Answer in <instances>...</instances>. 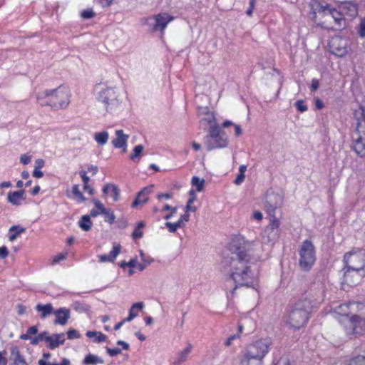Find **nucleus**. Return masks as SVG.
Returning a JSON list of instances; mask_svg holds the SVG:
<instances>
[{
  "label": "nucleus",
  "mask_w": 365,
  "mask_h": 365,
  "mask_svg": "<svg viewBox=\"0 0 365 365\" xmlns=\"http://www.w3.org/2000/svg\"><path fill=\"white\" fill-rule=\"evenodd\" d=\"M242 238L233 240L230 245L231 255L225 259V264L228 267L227 270L230 273V278L227 282L235 283V287L231 290L233 296L235 291L239 286L254 287L257 278L250 265V256L247 253L245 246L242 245Z\"/></svg>",
  "instance_id": "obj_1"
},
{
  "label": "nucleus",
  "mask_w": 365,
  "mask_h": 365,
  "mask_svg": "<svg viewBox=\"0 0 365 365\" xmlns=\"http://www.w3.org/2000/svg\"><path fill=\"white\" fill-rule=\"evenodd\" d=\"M71 93L69 89L61 86L54 90H47L38 93L36 100L41 106H51L55 110L66 108L70 103Z\"/></svg>",
  "instance_id": "obj_2"
},
{
  "label": "nucleus",
  "mask_w": 365,
  "mask_h": 365,
  "mask_svg": "<svg viewBox=\"0 0 365 365\" xmlns=\"http://www.w3.org/2000/svg\"><path fill=\"white\" fill-rule=\"evenodd\" d=\"M317 299L304 298L295 303L289 314L288 323L294 329L303 327L309 319L310 313L319 304Z\"/></svg>",
  "instance_id": "obj_3"
},
{
  "label": "nucleus",
  "mask_w": 365,
  "mask_h": 365,
  "mask_svg": "<svg viewBox=\"0 0 365 365\" xmlns=\"http://www.w3.org/2000/svg\"><path fill=\"white\" fill-rule=\"evenodd\" d=\"M272 344L271 338H264L248 345L242 356V365H250V359L257 361V365L262 364L263 359L269 352Z\"/></svg>",
  "instance_id": "obj_4"
},
{
  "label": "nucleus",
  "mask_w": 365,
  "mask_h": 365,
  "mask_svg": "<svg viewBox=\"0 0 365 365\" xmlns=\"http://www.w3.org/2000/svg\"><path fill=\"white\" fill-rule=\"evenodd\" d=\"M98 90L97 101L101 109L106 113H114L120 106L118 94L114 87L104 86L103 83L96 86Z\"/></svg>",
  "instance_id": "obj_5"
},
{
  "label": "nucleus",
  "mask_w": 365,
  "mask_h": 365,
  "mask_svg": "<svg viewBox=\"0 0 365 365\" xmlns=\"http://www.w3.org/2000/svg\"><path fill=\"white\" fill-rule=\"evenodd\" d=\"M227 137L217 125L210 128L209 134L205 138V144L207 150L225 148L227 145Z\"/></svg>",
  "instance_id": "obj_6"
},
{
  "label": "nucleus",
  "mask_w": 365,
  "mask_h": 365,
  "mask_svg": "<svg viewBox=\"0 0 365 365\" xmlns=\"http://www.w3.org/2000/svg\"><path fill=\"white\" fill-rule=\"evenodd\" d=\"M299 265L304 271L309 270L316 261V255L314 245L311 241L305 240L299 250Z\"/></svg>",
  "instance_id": "obj_7"
},
{
  "label": "nucleus",
  "mask_w": 365,
  "mask_h": 365,
  "mask_svg": "<svg viewBox=\"0 0 365 365\" xmlns=\"http://www.w3.org/2000/svg\"><path fill=\"white\" fill-rule=\"evenodd\" d=\"M345 329L348 334H361L365 331V313L353 314L346 317Z\"/></svg>",
  "instance_id": "obj_8"
},
{
  "label": "nucleus",
  "mask_w": 365,
  "mask_h": 365,
  "mask_svg": "<svg viewBox=\"0 0 365 365\" xmlns=\"http://www.w3.org/2000/svg\"><path fill=\"white\" fill-rule=\"evenodd\" d=\"M324 13L330 25L327 29L340 31L345 27V19L343 14L334 8L327 6L324 9Z\"/></svg>",
  "instance_id": "obj_9"
},
{
  "label": "nucleus",
  "mask_w": 365,
  "mask_h": 365,
  "mask_svg": "<svg viewBox=\"0 0 365 365\" xmlns=\"http://www.w3.org/2000/svg\"><path fill=\"white\" fill-rule=\"evenodd\" d=\"M344 262L346 267L364 269L365 250H359L345 254Z\"/></svg>",
  "instance_id": "obj_10"
},
{
  "label": "nucleus",
  "mask_w": 365,
  "mask_h": 365,
  "mask_svg": "<svg viewBox=\"0 0 365 365\" xmlns=\"http://www.w3.org/2000/svg\"><path fill=\"white\" fill-rule=\"evenodd\" d=\"M365 276L364 269H352L345 267L343 269L342 284L349 286L358 284Z\"/></svg>",
  "instance_id": "obj_11"
},
{
  "label": "nucleus",
  "mask_w": 365,
  "mask_h": 365,
  "mask_svg": "<svg viewBox=\"0 0 365 365\" xmlns=\"http://www.w3.org/2000/svg\"><path fill=\"white\" fill-rule=\"evenodd\" d=\"M280 222L277 217L270 219V224L268 225L262 235V239L264 242H276L280 235Z\"/></svg>",
  "instance_id": "obj_12"
},
{
  "label": "nucleus",
  "mask_w": 365,
  "mask_h": 365,
  "mask_svg": "<svg viewBox=\"0 0 365 365\" xmlns=\"http://www.w3.org/2000/svg\"><path fill=\"white\" fill-rule=\"evenodd\" d=\"M347 40L340 36L333 37L329 42L331 52L337 56H344L347 52Z\"/></svg>",
  "instance_id": "obj_13"
},
{
  "label": "nucleus",
  "mask_w": 365,
  "mask_h": 365,
  "mask_svg": "<svg viewBox=\"0 0 365 365\" xmlns=\"http://www.w3.org/2000/svg\"><path fill=\"white\" fill-rule=\"evenodd\" d=\"M359 307L361 310L365 309L364 305L359 304L356 302L343 304L335 308V312L343 317V318L341 319V322H342L345 325L346 324V322L344 321L345 318L350 317L349 314H351L352 312L356 309H359Z\"/></svg>",
  "instance_id": "obj_14"
},
{
  "label": "nucleus",
  "mask_w": 365,
  "mask_h": 365,
  "mask_svg": "<svg viewBox=\"0 0 365 365\" xmlns=\"http://www.w3.org/2000/svg\"><path fill=\"white\" fill-rule=\"evenodd\" d=\"M352 149L359 158H365V135L356 134L353 140Z\"/></svg>",
  "instance_id": "obj_15"
},
{
  "label": "nucleus",
  "mask_w": 365,
  "mask_h": 365,
  "mask_svg": "<svg viewBox=\"0 0 365 365\" xmlns=\"http://www.w3.org/2000/svg\"><path fill=\"white\" fill-rule=\"evenodd\" d=\"M354 118L356 120V134L365 135V108L360 107L354 112Z\"/></svg>",
  "instance_id": "obj_16"
},
{
  "label": "nucleus",
  "mask_w": 365,
  "mask_h": 365,
  "mask_svg": "<svg viewBox=\"0 0 365 365\" xmlns=\"http://www.w3.org/2000/svg\"><path fill=\"white\" fill-rule=\"evenodd\" d=\"M173 19V17L166 13L155 15L153 29L155 31L159 30L162 32L165 29L167 24Z\"/></svg>",
  "instance_id": "obj_17"
},
{
  "label": "nucleus",
  "mask_w": 365,
  "mask_h": 365,
  "mask_svg": "<svg viewBox=\"0 0 365 365\" xmlns=\"http://www.w3.org/2000/svg\"><path fill=\"white\" fill-rule=\"evenodd\" d=\"M192 346L190 343L187 344V346L183 350L179 351L176 356L174 358L173 364L180 365L188 360L189 355L192 352Z\"/></svg>",
  "instance_id": "obj_18"
},
{
  "label": "nucleus",
  "mask_w": 365,
  "mask_h": 365,
  "mask_svg": "<svg viewBox=\"0 0 365 365\" xmlns=\"http://www.w3.org/2000/svg\"><path fill=\"white\" fill-rule=\"evenodd\" d=\"M56 316L55 324L65 325L70 318V310L66 308H60L53 312Z\"/></svg>",
  "instance_id": "obj_19"
},
{
  "label": "nucleus",
  "mask_w": 365,
  "mask_h": 365,
  "mask_svg": "<svg viewBox=\"0 0 365 365\" xmlns=\"http://www.w3.org/2000/svg\"><path fill=\"white\" fill-rule=\"evenodd\" d=\"M10 360L11 363L9 365H28L16 346H14L11 348Z\"/></svg>",
  "instance_id": "obj_20"
},
{
  "label": "nucleus",
  "mask_w": 365,
  "mask_h": 365,
  "mask_svg": "<svg viewBox=\"0 0 365 365\" xmlns=\"http://www.w3.org/2000/svg\"><path fill=\"white\" fill-rule=\"evenodd\" d=\"M65 342V334L63 333L55 334L50 337L46 338L48 347L51 349L57 348L59 345L63 344Z\"/></svg>",
  "instance_id": "obj_21"
},
{
  "label": "nucleus",
  "mask_w": 365,
  "mask_h": 365,
  "mask_svg": "<svg viewBox=\"0 0 365 365\" xmlns=\"http://www.w3.org/2000/svg\"><path fill=\"white\" fill-rule=\"evenodd\" d=\"M277 197V195H269L267 197L264 203V208L270 216L271 219L276 217L275 211L278 208L279 205L277 202L274 203V200Z\"/></svg>",
  "instance_id": "obj_22"
},
{
  "label": "nucleus",
  "mask_w": 365,
  "mask_h": 365,
  "mask_svg": "<svg viewBox=\"0 0 365 365\" xmlns=\"http://www.w3.org/2000/svg\"><path fill=\"white\" fill-rule=\"evenodd\" d=\"M24 194V190L9 192L7 197L8 202L13 205L19 206L21 204V201L25 199Z\"/></svg>",
  "instance_id": "obj_23"
},
{
  "label": "nucleus",
  "mask_w": 365,
  "mask_h": 365,
  "mask_svg": "<svg viewBox=\"0 0 365 365\" xmlns=\"http://www.w3.org/2000/svg\"><path fill=\"white\" fill-rule=\"evenodd\" d=\"M116 138L112 140V144L115 148H120L126 146L128 135L124 134L123 130L115 131Z\"/></svg>",
  "instance_id": "obj_24"
},
{
  "label": "nucleus",
  "mask_w": 365,
  "mask_h": 365,
  "mask_svg": "<svg viewBox=\"0 0 365 365\" xmlns=\"http://www.w3.org/2000/svg\"><path fill=\"white\" fill-rule=\"evenodd\" d=\"M121 246L120 244L115 243L113 245V250L110 252V255H102L99 257L101 262H113L117 256L119 255Z\"/></svg>",
  "instance_id": "obj_25"
},
{
  "label": "nucleus",
  "mask_w": 365,
  "mask_h": 365,
  "mask_svg": "<svg viewBox=\"0 0 365 365\" xmlns=\"http://www.w3.org/2000/svg\"><path fill=\"white\" fill-rule=\"evenodd\" d=\"M36 309L37 312H41V318H45L54 312L51 304H46L44 305L38 304L36 305Z\"/></svg>",
  "instance_id": "obj_26"
},
{
  "label": "nucleus",
  "mask_w": 365,
  "mask_h": 365,
  "mask_svg": "<svg viewBox=\"0 0 365 365\" xmlns=\"http://www.w3.org/2000/svg\"><path fill=\"white\" fill-rule=\"evenodd\" d=\"M103 192L105 194L111 192L113 200L114 201L118 200L120 190L116 185H115L113 184H107V185H104V187L103 188Z\"/></svg>",
  "instance_id": "obj_27"
},
{
  "label": "nucleus",
  "mask_w": 365,
  "mask_h": 365,
  "mask_svg": "<svg viewBox=\"0 0 365 365\" xmlns=\"http://www.w3.org/2000/svg\"><path fill=\"white\" fill-rule=\"evenodd\" d=\"M143 307H144V304L143 302H137V303L133 304L129 311L128 317L127 318L124 319V321H127V322L132 321L138 315L136 309L141 310Z\"/></svg>",
  "instance_id": "obj_28"
},
{
  "label": "nucleus",
  "mask_w": 365,
  "mask_h": 365,
  "mask_svg": "<svg viewBox=\"0 0 365 365\" xmlns=\"http://www.w3.org/2000/svg\"><path fill=\"white\" fill-rule=\"evenodd\" d=\"M103 362L101 358L93 354L87 355L83 361L85 365H96L97 364H103Z\"/></svg>",
  "instance_id": "obj_29"
},
{
  "label": "nucleus",
  "mask_w": 365,
  "mask_h": 365,
  "mask_svg": "<svg viewBox=\"0 0 365 365\" xmlns=\"http://www.w3.org/2000/svg\"><path fill=\"white\" fill-rule=\"evenodd\" d=\"M86 336L88 338H94L93 341L98 343L105 341L107 338L105 334L96 331H88L86 332Z\"/></svg>",
  "instance_id": "obj_30"
},
{
  "label": "nucleus",
  "mask_w": 365,
  "mask_h": 365,
  "mask_svg": "<svg viewBox=\"0 0 365 365\" xmlns=\"http://www.w3.org/2000/svg\"><path fill=\"white\" fill-rule=\"evenodd\" d=\"M25 231H26V229L19 225L11 226L9 228V232H14V233L10 235L9 240L10 241L15 240L19 235H21V233H24Z\"/></svg>",
  "instance_id": "obj_31"
},
{
  "label": "nucleus",
  "mask_w": 365,
  "mask_h": 365,
  "mask_svg": "<svg viewBox=\"0 0 365 365\" xmlns=\"http://www.w3.org/2000/svg\"><path fill=\"white\" fill-rule=\"evenodd\" d=\"M79 175L83 182V190L87 191L91 195H93L94 194V189L91 187H87V183L89 182L90 178L86 175V171L83 170L79 171Z\"/></svg>",
  "instance_id": "obj_32"
},
{
  "label": "nucleus",
  "mask_w": 365,
  "mask_h": 365,
  "mask_svg": "<svg viewBox=\"0 0 365 365\" xmlns=\"http://www.w3.org/2000/svg\"><path fill=\"white\" fill-rule=\"evenodd\" d=\"M80 227L84 231H89L92 226V222L89 215H83L78 222Z\"/></svg>",
  "instance_id": "obj_33"
},
{
  "label": "nucleus",
  "mask_w": 365,
  "mask_h": 365,
  "mask_svg": "<svg viewBox=\"0 0 365 365\" xmlns=\"http://www.w3.org/2000/svg\"><path fill=\"white\" fill-rule=\"evenodd\" d=\"M108 133L107 131H102L96 133L94 134L95 140L101 145H105L108 140Z\"/></svg>",
  "instance_id": "obj_34"
},
{
  "label": "nucleus",
  "mask_w": 365,
  "mask_h": 365,
  "mask_svg": "<svg viewBox=\"0 0 365 365\" xmlns=\"http://www.w3.org/2000/svg\"><path fill=\"white\" fill-rule=\"evenodd\" d=\"M200 123L202 125H210L213 126L216 123H215V116L212 113H209L205 115V117L202 118L200 120Z\"/></svg>",
  "instance_id": "obj_35"
},
{
  "label": "nucleus",
  "mask_w": 365,
  "mask_h": 365,
  "mask_svg": "<svg viewBox=\"0 0 365 365\" xmlns=\"http://www.w3.org/2000/svg\"><path fill=\"white\" fill-rule=\"evenodd\" d=\"M140 254L141 259L143 260V263L138 264V269L140 271H143L146 268L148 265H149L151 263L153 259L149 256H146L142 251H140Z\"/></svg>",
  "instance_id": "obj_36"
},
{
  "label": "nucleus",
  "mask_w": 365,
  "mask_h": 365,
  "mask_svg": "<svg viewBox=\"0 0 365 365\" xmlns=\"http://www.w3.org/2000/svg\"><path fill=\"white\" fill-rule=\"evenodd\" d=\"M145 226V224L144 222L140 221L138 223L137 227H135V230L132 233V237L133 239H140L142 238L143 236V232L141 230L142 228H143Z\"/></svg>",
  "instance_id": "obj_37"
},
{
  "label": "nucleus",
  "mask_w": 365,
  "mask_h": 365,
  "mask_svg": "<svg viewBox=\"0 0 365 365\" xmlns=\"http://www.w3.org/2000/svg\"><path fill=\"white\" fill-rule=\"evenodd\" d=\"M73 307L76 311L80 312H86L90 309V306L81 302H75L73 304Z\"/></svg>",
  "instance_id": "obj_38"
},
{
  "label": "nucleus",
  "mask_w": 365,
  "mask_h": 365,
  "mask_svg": "<svg viewBox=\"0 0 365 365\" xmlns=\"http://www.w3.org/2000/svg\"><path fill=\"white\" fill-rule=\"evenodd\" d=\"M144 147L142 145H138L133 148V153L130 155V159L135 160L140 159L141 154L143 151Z\"/></svg>",
  "instance_id": "obj_39"
},
{
  "label": "nucleus",
  "mask_w": 365,
  "mask_h": 365,
  "mask_svg": "<svg viewBox=\"0 0 365 365\" xmlns=\"http://www.w3.org/2000/svg\"><path fill=\"white\" fill-rule=\"evenodd\" d=\"M191 183L192 186H195L197 191L200 192L203 190L204 185H205V180L200 179L197 176H194L192 178Z\"/></svg>",
  "instance_id": "obj_40"
},
{
  "label": "nucleus",
  "mask_w": 365,
  "mask_h": 365,
  "mask_svg": "<svg viewBox=\"0 0 365 365\" xmlns=\"http://www.w3.org/2000/svg\"><path fill=\"white\" fill-rule=\"evenodd\" d=\"M153 185L144 187L141 191L139 192V198L143 197L142 202H147L148 200V195L151 192Z\"/></svg>",
  "instance_id": "obj_41"
},
{
  "label": "nucleus",
  "mask_w": 365,
  "mask_h": 365,
  "mask_svg": "<svg viewBox=\"0 0 365 365\" xmlns=\"http://www.w3.org/2000/svg\"><path fill=\"white\" fill-rule=\"evenodd\" d=\"M348 365H365V356H358L352 358Z\"/></svg>",
  "instance_id": "obj_42"
},
{
  "label": "nucleus",
  "mask_w": 365,
  "mask_h": 365,
  "mask_svg": "<svg viewBox=\"0 0 365 365\" xmlns=\"http://www.w3.org/2000/svg\"><path fill=\"white\" fill-rule=\"evenodd\" d=\"M72 192L73 194L77 197L81 202H83L86 200V198L84 195L82 194V192L79 190V186L78 185H74L72 187Z\"/></svg>",
  "instance_id": "obj_43"
},
{
  "label": "nucleus",
  "mask_w": 365,
  "mask_h": 365,
  "mask_svg": "<svg viewBox=\"0 0 365 365\" xmlns=\"http://www.w3.org/2000/svg\"><path fill=\"white\" fill-rule=\"evenodd\" d=\"M295 107L297 108V110H299L301 113L305 112L307 110V106L304 104V101L299 100L294 103Z\"/></svg>",
  "instance_id": "obj_44"
},
{
  "label": "nucleus",
  "mask_w": 365,
  "mask_h": 365,
  "mask_svg": "<svg viewBox=\"0 0 365 365\" xmlns=\"http://www.w3.org/2000/svg\"><path fill=\"white\" fill-rule=\"evenodd\" d=\"M165 227L168 229L169 232L172 233L175 232L178 228L181 227L180 223L177 222L175 223L168 222L165 223Z\"/></svg>",
  "instance_id": "obj_45"
},
{
  "label": "nucleus",
  "mask_w": 365,
  "mask_h": 365,
  "mask_svg": "<svg viewBox=\"0 0 365 365\" xmlns=\"http://www.w3.org/2000/svg\"><path fill=\"white\" fill-rule=\"evenodd\" d=\"M96 16L95 12L92 9L83 10L81 13V16L83 19H91Z\"/></svg>",
  "instance_id": "obj_46"
},
{
  "label": "nucleus",
  "mask_w": 365,
  "mask_h": 365,
  "mask_svg": "<svg viewBox=\"0 0 365 365\" xmlns=\"http://www.w3.org/2000/svg\"><path fill=\"white\" fill-rule=\"evenodd\" d=\"M164 210H171V213L170 214H168V215H166L165 216V220H169L171 218V217L176 213L177 212V207H171L170 205H165L164 206V208H163Z\"/></svg>",
  "instance_id": "obj_47"
},
{
  "label": "nucleus",
  "mask_w": 365,
  "mask_h": 365,
  "mask_svg": "<svg viewBox=\"0 0 365 365\" xmlns=\"http://www.w3.org/2000/svg\"><path fill=\"white\" fill-rule=\"evenodd\" d=\"M103 215H106L105 220L108 222L109 224H112L114 222L115 217L113 212L110 211V210L108 209L106 213H104Z\"/></svg>",
  "instance_id": "obj_48"
},
{
  "label": "nucleus",
  "mask_w": 365,
  "mask_h": 365,
  "mask_svg": "<svg viewBox=\"0 0 365 365\" xmlns=\"http://www.w3.org/2000/svg\"><path fill=\"white\" fill-rule=\"evenodd\" d=\"M67 336L69 339H78L81 336L76 329H69L67 332Z\"/></svg>",
  "instance_id": "obj_49"
},
{
  "label": "nucleus",
  "mask_w": 365,
  "mask_h": 365,
  "mask_svg": "<svg viewBox=\"0 0 365 365\" xmlns=\"http://www.w3.org/2000/svg\"><path fill=\"white\" fill-rule=\"evenodd\" d=\"M359 35L360 37H365V17L361 19L359 24Z\"/></svg>",
  "instance_id": "obj_50"
},
{
  "label": "nucleus",
  "mask_w": 365,
  "mask_h": 365,
  "mask_svg": "<svg viewBox=\"0 0 365 365\" xmlns=\"http://www.w3.org/2000/svg\"><path fill=\"white\" fill-rule=\"evenodd\" d=\"M93 202L95 205V206L100 210V213L104 214L106 213V210L108 209H106L103 206V205L98 200H93Z\"/></svg>",
  "instance_id": "obj_51"
},
{
  "label": "nucleus",
  "mask_w": 365,
  "mask_h": 365,
  "mask_svg": "<svg viewBox=\"0 0 365 365\" xmlns=\"http://www.w3.org/2000/svg\"><path fill=\"white\" fill-rule=\"evenodd\" d=\"M106 351L110 356H114L120 354L121 353V349L119 348L110 349L109 347H106Z\"/></svg>",
  "instance_id": "obj_52"
},
{
  "label": "nucleus",
  "mask_w": 365,
  "mask_h": 365,
  "mask_svg": "<svg viewBox=\"0 0 365 365\" xmlns=\"http://www.w3.org/2000/svg\"><path fill=\"white\" fill-rule=\"evenodd\" d=\"M190 218V215L186 212L183 215H182L180 219L177 221L178 223H180V227H182L184 225V222H187Z\"/></svg>",
  "instance_id": "obj_53"
},
{
  "label": "nucleus",
  "mask_w": 365,
  "mask_h": 365,
  "mask_svg": "<svg viewBox=\"0 0 365 365\" xmlns=\"http://www.w3.org/2000/svg\"><path fill=\"white\" fill-rule=\"evenodd\" d=\"M67 256V253H61L59 255H56L54 257H53V263H58L61 260H63L66 259Z\"/></svg>",
  "instance_id": "obj_54"
},
{
  "label": "nucleus",
  "mask_w": 365,
  "mask_h": 365,
  "mask_svg": "<svg viewBox=\"0 0 365 365\" xmlns=\"http://www.w3.org/2000/svg\"><path fill=\"white\" fill-rule=\"evenodd\" d=\"M142 200H143V197L139 198V192H138L136 198L135 199V200L133 201V202L132 204V207H137L140 205H142L145 204V202H143Z\"/></svg>",
  "instance_id": "obj_55"
},
{
  "label": "nucleus",
  "mask_w": 365,
  "mask_h": 365,
  "mask_svg": "<svg viewBox=\"0 0 365 365\" xmlns=\"http://www.w3.org/2000/svg\"><path fill=\"white\" fill-rule=\"evenodd\" d=\"M44 166V160L38 158L35 161L34 170H40Z\"/></svg>",
  "instance_id": "obj_56"
},
{
  "label": "nucleus",
  "mask_w": 365,
  "mask_h": 365,
  "mask_svg": "<svg viewBox=\"0 0 365 365\" xmlns=\"http://www.w3.org/2000/svg\"><path fill=\"white\" fill-rule=\"evenodd\" d=\"M9 255V250L6 247H0V258L5 259Z\"/></svg>",
  "instance_id": "obj_57"
},
{
  "label": "nucleus",
  "mask_w": 365,
  "mask_h": 365,
  "mask_svg": "<svg viewBox=\"0 0 365 365\" xmlns=\"http://www.w3.org/2000/svg\"><path fill=\"white\" fill-rule=\"evenodd\" d=\"M31 157L26 155H22L20 158V162L23 163L24 165H28L31 162Z\"/></svg>",
  "instance_id": "obj_58"
},
{
  "label": "nucleus",
  "mask_w": 365,
  "mask_h": 365,
  "mask_svg": "<svg viewBox=\"0 0 365 365\" xmlns=\"http://www.w3.org/2000/svg\"><path fill=\"white\" fill-rule=\"evenodd\" d=\"M41 341H43L42 336L38 334V336L31 339V344L37 345Z\"/></svg>",
  "instance_id": "obj_59"
},
{
  "label": "nucleus",
  "mask_w": 365,
  "mask_h": 365,
  "mask_svg": "<svg viewBox=\"0 0 365 365\" xmlns=\"http://www.w3.org/2000/svg\"><path fill=\"white\" fill-rule=\"evenodd\" d=\"M245 178V174L240 173L237 175V177L236 178V179L235 180V183L236 185H240L244 181Z\"/></svg>",
  "instance_id": "obj_60"
},
{
  "label": "nucleus",
  "mask_w": 365,
  "mask_h": 365,
  "mask_svg": "<svg viewBox=\"0 0 365 365\" xmlns=\"http://www.w3.org/2000/svg\"><path fill=\"white\" fill-rule=\"evenodd\" d=\"M239 337H240V336H239L238 334H233V335H231V336H230L227 339V341H225V346H230V345H231V344H232V341L234 339H237V338H239Z\"/></svg>",
  "instance_id": "obj_61"
},
{
  "label": "nucleus",
  "mask_w": 365,
  "mask_h": 365,
  "mask_svg": "<svg viewBox=\"0 0 365 365\" xmlns=\"http://www.w3.org/2000/svg\"><path fill=\"white\" fill-rule=\"evenodd\" d=\"M319 87V83L317 79H312V85H311V89L312 91H317Z\"/></svg>",
  "instance_id": "obj_62"
},
{
  "label": "nucleus",
  "mask_w": 365,
  "mask_h": 365,
  "mask_svg": "<svg viewBox=\"0 0 365 365\" xmlns=\"http://www.w3.org/2000/svg\"><path fill=\"white\" fill-rule=\"evenodd\" d=\"M6 352L5 351H0V365H6L7 364V359L4 356Z\"/></svg>",
  "instance_id": "obj_63"
},
{
  "label": "nucleus",
  "mask_w": 365,
  "mask_h": 365,
  "mask_svg": "<svg viewBox=\"0 0 365 365\" xmlns=\"http://www.w3.org/2000/svg\"><path fill=\"white\" fill-rule=\"evenodd\" d=\"M38 365H60L57 363L47 362L44 359H40L38 362Z\"/></svg>",
  "instance_id": "obj_64"
}]
</instances>
